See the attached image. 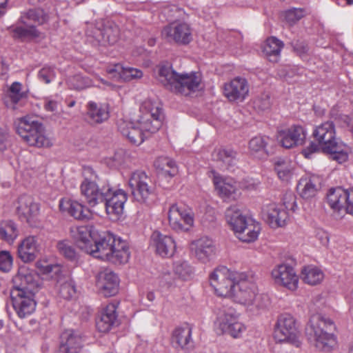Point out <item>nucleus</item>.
Listing matches in <instances>:
<instances>
[{
  "instance_id": "nucleus-1",
  "label": "nucleus",
  "mask_w": 353,
  "mask_h": 353,
  "mask_svg": "<svg viewBox=\"0 0 353 353\" xmlns=\"http://www.w3.org/2000/svg\"><path fill=\"white\" fill-rule=\"evenodd\" d=\"M140 115L136 121H123L119 125L121 133L132 143L139 145L162 125L161 110L151 101H145L140 107Z\"/></svg>"
},
{
  "instance_id": "nucleus-2",
  "label": "nucleus",
  "mask_w": 353,
  "mask_h": 353,
  "mask_svg": "<svg viewBox=\"0 0 353 353\" xmlns=\"http://www.w3.org/2000/svg\"><path fill=\"white\" fill-rule=\"evenodd\" d=\"M39 277L29 272H19L13 279L10 297L17 315L23 319L34 312L36 302L33 296L39 288Z\"/></svg>"
},
{
  "instance_id": "nucleus-3",
  "label": "nucleus",
  "mask_w": 353,
  "mask_h": 353,
  "mask_svg": "<svg viewBox=\"0 0 353 353\" xmlns=\"http://www.w3.org/2000/svg\"><path fill=\"white\" fill-rule=\"evenodd\" d=\"M92 256L115 264L125 263L130 258L127 243L109 232H97L87 252Z\"/></svg>"
},
{
  "instance_id": "nucleus-4",
  "label": "nucleus",
  "mask_w": 353,
  "mask_h": 353,
  "mask_svg": "<svg viewBox=\"0 0 353 353\" xmlns=\"http://www.w3.org/2000/svg\"><path fill=\"white\" fill-rule=\"evenodd\" d=\"M157 79L166 89L184 96H188L202 89L200 73H179L168 65L159 68Z\"/></svg>"
},
{
  "instance_id": "nucleus-5",
  "label": "nucleus",
  "mask_w": 353,
  "mask_h": 353,
  "mask_svg": "<svg viewBox=\"0 0 353 353\" xmlns=\"http://www.w3.org/2000/svg\"><path fill=\"white\" fill-rule=\"evenodd\" d=\"M335 330L332 320L320 314H313L305 328L307 339L319 350L331 352L336 345V338L332 332Z\"/></svg>"
},
{
  "instance_id": "nucleus-6",
  "label": "nucleus",
  "mask_w": 353,
  "mask_h": 353,
  "mask_svg": "<svg viewBox=\"0 0 353 353\" xmlns=\"http://www.w3.org/2000/svg\"><path fill=\"white\" fill-rule=\"evenodd\" d=\"M313 137L319 143L322 151L339 163L348 159L347 147L336 138L335 126L332 121H326L317 125L313 130Z\"/></svg>"
},
{
  "instance_id": "nucleus-7",
  "label": "nucleus",
  "mask_w": 353,
  "mask_h": 353,
  "mask_svg": "<svg viewBox=\"0 0 353 353\" xmlns=\"http://www.w3.org/2000/svg\"><path fill=\"white\" fill-rule=\"evenodd\" d=\"M17 134L31 146L48 148L52 145V141L45 134L43 125L31 117L18 119L16 122Z\"/></svg>"
},
{
  "instance_id": "nucleus-8",
  "label": "nucleus",
  "mask_w": 353,
  "mask_h": 353,
  "mask_svg": "<svg viewBox=\"0 0 353 353\" xmlns=\"http://www.w3.org/2000/svg\"><path fill=\"white\" fill-rule=\"evenodd\" d=\"M214 326L218 334H227L235 339L241 337L245 330V326L239 320V314L232 307L217 310Z\"/></svg>"
},
{
  "instance_id": "nucleus-9",
  "label": "nucleus",
  "mask_w": 353,
  "mask_h": 353,
  "mask_svg": "<svg viewBox=\"0 0 353 353\" xmlns=\"http://www.w3.org/2000/svg\"><path fill=\"white\" fill-rule=\"evenodd\" d=\"M274 337L279 343H288L296 347L301 345L300 332L296 319L290 314H281L276 321Z\"/></svg>"
},
{
  "instance_id": "nucleus-10",
  "label": "nucleus",
  "mask_w": 353,
  "mask_h": 353,
  "mask_svg": "<svg viewBox=\"0 0 353 353\" xmlns=\"http://www.w3.org/2000/svg\"><path fill=\"white\" fill-rule=\"evenodd\" d=\"M241 272H232L226 267L216 268L210 275V285L219 296L230 297Z\"/></svg>"
},
{
  "instance_id": "nucleus-11",
  "label": "nucleus",
  "mask_w": 353,
  "mask_h": 353,
  "mask_svg": "<svg viewBox=\"0 0 353 353\" xmlns=\"http://www.w3.org/2000/svg\"><path fill=\"white\" fill-rule=\"evenodd\" d=\"M257 291L253 275L241 272L230 297H232L234 301L249 307L253 303Z\"/></svg>"
},
{
  "instance_id": "nucleus-12",
  "label": "nucleus",
  "mask_w": 353,
  "mask_h": 353,
  "mask_svg": "<svg viewBox=\"0 0 353 353\" xmlns=\"http://www.w3.org/2000/svg\"><path fill=\"white\" fill-rule=\"evenodd\" d=\"M15 211L19 219L34 226L39 221L40 205L34 198L28 194L19 196L14 202Z\"/></svg>"
},
{
  "instance_id": "nucleus-13",
  "label": "nucleus",
  "mask_w": 353,
  "mask_h": 353,
  "mask_svg": "<svg viewBox=\"0 0 353 353\" xmlns=\"http://www.w3.org/2000/svg\"><path fill=\"white\" fill-rule=\"evenodd\" d=\"M128 185L134 199L140 203H145L153 192L152 181L143 172H133Z\"/></svg>"
},
{
  "instance_id": "nucleus-14",
  "label": "nucleus",
  "mask_w": 353,
  "mask_h": 353,
  "mask_svg": "<svg viewBox=\"0 0 353 353\" xmlns=\"http://www.w3.org/2000/svg\"><path fill=\"white\" fill-rule=\"evenodd\" d=\"M210 176L219 196L225 201H236L241 196L237 183L232 178L224 177L214 170L210 172Z\"/></svg>"
},
{
  "instance_id": "nucleus-15",
  "label": "nucleus",
  "mask_w": 353,
  "mask_h": 353,
  "mask_svg": "<svg viewBox=\"0 0 353 353\" xmlns=\"http://www.w3.org/2000/svg\"><path fill=\"white\" fill-rule=\"evenodd\" d=\"M88 37L93 38L97 43L113 45L119 39L120 30L117 24L111 21H101L93 32H88Z\"/></svg>"
},
{
  "instance_id": "nucleus-16",
  "label": "nucleus",
  "mask_w": 353,
  "mask_h": 353,
  "mask_svg": "<svg viewBox=\"0 0 353 353\" xmlns=\"http://www.w3.org/2000/svg\"><path fill=\"white\" fill-rule=\"evenodd\" d=\"M271 276L274 283L294 291L298 288L299 277L294 268L287 264H280L273 268Z\"/></svg>"
},
{
  "instance_id": "nucleus-17",
  "label": "nucleus",
  "mask_w": 353,
  "mask_h": 353,
  "mask_svg": "<svg viewBox=\"0 0 353 353\" xmlns=\"http://www.w3.org/2000/svg\"><path fill=\"white\" fill-rule=\"evenodd\" d=\"M261 216L274 228L284 226L289 219L288 212L275 203H264L261 208Z\"/></svg>"
},
{
  "instance_id": "nucleus-18",
  "label": "nucleus",
  "mask_w": 353,
  "mask_h": 353,
  "mask_svg": "<svg viewBox=\"0 0 353 353\" xmlns=\"http://www.w3.org/2000/svg\"><path fill=\"white\" fill-rule=\"evenodd\" d=\"M162 35L169 41L186 45L192 40V30L186 23H172L165 27Z\"/></svg>"
},
{
  "instance_id": "nucleus-19",
  "label": "nucleus",
  "mask_w": 353,
  "mask_h": 353,
  "mask_svg": "<svg viewBox=\"0 0 353 353\" xmlns=\"http://www.w3.org/2000/svg\"><path fill=\"white\" fill-rule=\"evenodd\" d=\"M249 84L248 81L236 77L224 84V96L231 102H242L248 96Z\"/></svg>"
},
{
  "instance_id": "nucleus-20",
  "label": "nucleus",
  "mask_w": 353,
  "mask_h": 353,
  "mask_svg": "<svg viewBox=\"0 0 353 353\" xmlns=\"http://www.w3.org/2000/svg\"><path fill=\"white\" fill-rule=\"evenodd\" d=\"M119 278L110 270L104 269L96 275V285L101 294L105 297L115 295L118 292Z\"/></svg>"
},
{
  "instance_id": "nucleus-21",
  "label": "nucleus",
  "mask_w": 353,
  "mask_h": 353,
  "mask_svg": "<svg viewBox=\"0 0 353 353\" xmlns=\"http://www.w3.org/2000/svg\"><path fill=\"white\" fill-rule=\"evenodd\" d=\"M305 137V130L301 125H293L289 128L280 130L277 135L279 142L285 148H292L302 145Z\"/></svg>"
},
{
  "instance_id": "nucleus-22",
  "label": "nucleus",
  "mask_w": 353,
  "mask_h": 353,
  "mask_svg": "<svg viewBox=\"0 0 353 353\" xmlns=\"http://www.w3.org/2000/svg\"><path fill=\"white\" fill-rule=\"evenodd\" d=\"M108 186L99 188L95 182L85 179L81 184V192L85 197L88 204L94 207L100 203H103L107 196Z\"/></svg>"
},
{
  "instance_id": "nucleus-23",
  "label": "nucleus",
  "mask_w": 353,
  "mask_h": 353,
  "mask_svg": "<svg viewBox=\"0 0 353 353\" xmlns=\"http://www.w3.org/2000/svg\"><path fill=\"white\" fill-rule=\"evenodd\" d=\"M151 246L154 249L157 254L166 258L172 256L176 248L172 237L157 231L154 232L151 236Z\"/></svg>"
},
{
  "instance_id": "nucleus-24",
  "label": "nucleus",
  "mask_w": 353,
  "mask_h": 353,
  "mask_svg": "<svg viewBox=\"0 0 353 353\" xmlns=\"http://www.w3.org/2000/svg\"><path fill=\"white\" fill-rule=\"evenodd\" d=\"M190 249L194 257L203 263L209 261L214 255L216 250L214 241L207 236L192 241Z\"/></svg>"
},
{
  "instance_id": "nucleus-25",
  "label": "nucleus",
  "mask_w": 353,
  "mask_h": 353,
  "mask_svg": "<svg viewBox=\"0 0 353 353\" xmlns=\"http://www.w3.org/2000/svg\"><path fill=\"white\" fill-rule=\"evenodd\" d=\"M105 206L108 214L119 216L123 212L124 204L127 201L125 192L122 190L113 191L109 185L107 188Z\"/></svg>"
},
{
  "instance_id": "nucleus-26",
  "label": "nucleus",
  "mask_w": 353,
  "mask_h": 353,
  "mask_svg": "<svg viewBox=\"0 0 353 353\" xmlns=\"http://www.w3.org/2000/svg\"><path fill=\"white\" fill-rule=\"evenodd\" d=\"M8 30L13 39L21 41H30L41 36V32L34 26L28 25L26 21L25 24L21 23L20 18L15 24L8 27Z\"/></svg>"
},
{
  "instance_id": "nucleus-27",
  "label": "nucleus",
  "mask_w": 353,
  "mask_h": 353,
  "mask_svg": "<svg viewBox=\"0 0 353 353\" xmlns=\"http://www.w3.org/2000/svg\"><path fill=\"white\" fill-rule=\"evenodd\" d=\"M59 208L63 212H67L78 220L88 219L91 216L90 211L85 206L69 198H63L59 201Z\"/></svg>"
},
{
  "instance_id": "nucleus-28",
  "label": "nucleus",
  "mask_w": 353,
  "mask_h": 353,
  "mask_svg": "<svg viewBox=\"0 0 353 353\" xmlns=\"http://www.w3.org/2000/svg\"><path fill=\"white\" fill-rule=\"evenodd\" d=\"M40 247L37 238L29 236L25 238L18 246V256L25 263L34 261L39 253Z\"/></svg>"
},
{
  "instance_id": "nucleus-29",
  "label": "nucleus",
  "mask_w": 353,
  "mask_h": 353,
  "mask_svg": "<svg viewBox=\"0 0 353 353\" xmlns=\"http://www.w3.org/2000/svg\"><path fill=\"white\" fill-rule=\"evenodd\" d=\"M97 232L86 225L77 226L71 229V234L77 246L87 253Z\"/></svg>"
},
{
  "instance_id": "nucleus-30",
  "label": "nucleus",
  "mask_w": 353,
  "mask_h": 353,
  "mask_svg": "<svg viewBox=\"0 0 353 353\" xmlns=\"http://www.w3.org/2000/svg\"><path fill=\"white\" fill-rule=\"evenodd\" d=\"M82 347L80 335L73 330H65L61 335V343L57 353H79Z\"/></svg>"
},
{
  "instance_id": "nucleus-31",
  "label": "nucleus",
  "mask_w": 353,
  "mask_h": 353,
  "mask_svg": "<svg viewBox=\"0 0 353 353\" xmlns=\"http://www.w3.org/2000/svg\"><path fill=\"white\" fill-rule=\"evenodd\" d=\"M348 199V190L336 187L330 189L327 194V203L329 206L339 213L345 212V208Z\"/></svg>"
},
{
  "instance_id": "nucleus-32",
  "label": "nucleus",
  "mask_w": 353,
  "mask_h": 353,
  "mask_svg": "<svg viewBox=\"0 0 353 353\" xmlns=\"http://www.w3.org/2000/svg\"><path fill=\"white\" fill-rule=\"evenodd\" d=\"M117 323V307L113 303L108 305L97 319L96 327L100 332H108Z\"/></svg>"
},
{
  "instance_id": "nucleus-33",
  "label": "nucleus",
  "mask_w": 353,
  "mask_h": 353,
  "mask_svg": "<svg viewBox=\"0 0 353 353\" xmlns=\"http://www.w3.org/2000/svg\"><path fill=\"white\" fill-rule=\"evenodd\" d=\"M86 120L91 125L101 123L109 117L106 104L90 101L87 103Z\"/></svg>"
},
{
  "instance_id": "nucleus-34",
  "label": "nucleus",
  "mask_w": 353,
  "mask_h": 353,
  "mask_svg": "<svg viewBox=\"0 0 353 353\" xmlns=\"http://www.w3.org/2000/svg\"><path fill=\"white\" fill-rule=\"evenodd\" d=\"M245 224L241 225L239 230L234 232L236 237L243 242L250 243L257 239L261 230L260 224L252 219L247 220Z\"/></svg>"
},
{
  "instance_id": "nucleus-35",
  "label": "nucleus",
  "mask_w": 353,
  "mask_h": 353,
  "mask_svg": "<svg viewBox=\"0 0 353 353\" xmlns=\"http://www.w3.org/2000/svg\"><path fill=\"white\" fill-rule=\"evenodd\" d=\"M171 342L175 348L188 349L192 343V328L185 325L174 329Z\"/></svg>"
},
{
  "instance_id": "nucleus-36",
  "label": "nucleus",
  "mask_w": 353,
  "mask_h": 353,
  "mask_svg": "<svg viewBox=\"0 0 353 353\" xmlns=\"http://www.w3.org/2000/svg\"><path fill=\"white\" fill-rule=\"evenodd\" d=\"M319 179L313 176H303L300 179L296 190L299 194L305 199L314 197L318 191Z\"/></svg>"
},
{
  "instance_id": "nucleus-37",
  "label": "nucleus",
  "mask_w": 353,
  "mask_h": 353,
  "mask_svg": "<svg viewBox=\"0 0 353 353\" xmlns=\"http://www.w3.org/2000/svg\"><path fill=\"white\" fill-rule=\"evenodd\" d=\"M225 216L227 223L230 225L232 230H239L241 225L245 224L247 220L250 218L243 215L241 210L236 205L228 208L225 212Z\"/></svg>"
},
{
  "instance_id": "nucleus-38",
  "label": "nucleus",
  "mask_w": 353,
  "mask_h": 353,
  "mask_svg": "<svg viewBox=\"0 0 353 353\" xmlns=\"http://www.w3.org/2000/svg\"><path fill=\"white\" fill-rule=\"evenodd\" d=\"M270 141L268 137L257 136L252 138L248 143V150L251 155L256 158H263L268 155L266 147Z\"/></svg>"
},
{
  "instance_id": "nucleus-39",
  "label": "nucleus",
  "mask_w": 353,
  "mask_h": 353,
  "mask_svg": "<svg viewBox=\"0 0 353 353\" xmlns=\"http://www.w3.org/2000/svg\"><path fill=\"white\" fill-rule=\"evenodd\" d=\"M108 72L114 74V77L122 79L126 81L140 79L143 77L141 70L130 67L124 68L121 64L114 65L113 68L108 69Z\"/></svg>"
},
{
  "instance_id": "nucleus-40",
  "label": "nucleus",
  "mask_w": 353,
  "mask_h": 353,
  "mask_svg": "<svg viewBox=\"0 0 353 353\" xmlns=\"http://www.w3.org/2000/svg\"><path fill=\"white\" fill-rule=\"evenodd\" d=\"M154 166L159 174L165 177H173L178 172L175 161L168 157H158L154 161Z\"/></svg>"
},
{
  "instance_id": "nucleus-41",
  "label": "nucleus",
  "mask_w": 353,
  "mask_h": 353,
  "mask_svg": "<svg viewBox=\"0 0 353 353\" xmlns=\"http://www.w3.org/2000/svg\"><path fill=\"white\" fill-rule=\"evenodd\" d=\"M283 43L274 37L268 39L263 47V52L270 61L276 62L280 55Z\"/></svg>"
},
{
  "instance_id": "nucleus-42",
  "label": "nucleus",
  "mask_w": 353,
  "mask_h": 353,
  "mask_svg": "<svg viewBox=\"0 0 353 353\" xmlns=\"http://www.w3.org/2000/svg\"><path fill=\"white\" fill-rule=\"evenodd\" d=\"M324 277L321 270L314 265L305 266L301 271V279L309 285H315L320 283Z\"/></svg>"
},
{
  "instance_id": "nucleus-43",
  "label": "nucleus",
  "mask_w": 353,
  "mask_h": 353,
  "mask_svg": "<svg viewBox=\"0 0 353 353\" xmlns=\"http://www.w3.org/2000/svg\"><path fill=\"white\" fill-rule=\"evenodd\" d=\"M216 160L221 162L225 169L230 170L236 163V152L230 148H220L214 152Z\"/></svg>"
},
{
  "instance_id": "nucleus-44",
  "label": "nucleus",
  "mask_w": 353,
  "mask_h": 353,
  "mask_svg": "<svg viewBox=\"0 0 353 353\" xmlns=\"http://www.w3.org/2000/svg\"><path fill=\"white\" fill-rule=\"evenodd\" d=\"M274 170L279 178L283 181H288L292 176V165L287 159H276L274 162Z\"/></svg>"
},
{
  "instance_id": "nucleus-45",
  "label": "nucleus",
  "mask_w": 353,
  "mask_h": 353,
  "mask_svg": "<svg viewBox=\"0 0 353 353\" xmlns=\"http://www.w3.org/2000/svg\"><path fill=\"white\" fill-rule=\"evenodd\" d=\"M26 20L42 25L48 21V14L41 8L30 9L27 12H22L20 17L21 23L25 24Z\"/></svg>"
},
{
  "instance_id": "nucleus-46",
  "label": "nucleus",
  "mask_w": 353,
  "mask_h": 353,
  "mask_svg": "<svg viewBox=\"0 0 353 353\" xmlns=\"http://www.w3.org/2000/svg\"><path fill=\"white\" fill-rule=\"evenodd\" d=\"M58 292L64 299H72L77 292L74 281L70 277L61 279L58 281Z\"/></svg>"
},
{
  "instance_id": "nucleus-47",
  "label": "nucleus",
  "mask_w": 353,
  "mask_h": 353,
  "mask_svg": "<svg viewBox=\"0 0 353 353\" xmlns=\"http://www.w3.org/2000/svg\"><path fill=\"white\" fill-rule=\"evenodd\" d=\"M21 84L19 82H14L8 92V99L6 101V105L13 110L17 109V105L23 98L24 95L21 92Z\"/></svg>"
},
{
  "instance_id": "nucleus-48",
  "label": "nucleus",
  "mask_w": 353,
  "mask_h": 353,
  "mask_svg": "<svg viewBox=\"0 0 353 353\" xmlns=\"http://www.w3.org/2000/svg\"><path fill=\"white\" fill-rule=\"evenodd\" d=\"M178 212L176 210L168 211V220L169 225L171 228L176 232H188L190 230V227L183 223V220L180 219Z\"/></svg>"
},
{
  "instance_id": "nucleus-49",
  "label": "nucleus",
  "mask_w": 353,
  "mask_h": 353,
  "mask_svg": "<svg viewBox=\"0 0 353 353\" xmlns=\"http://www.w3.org/2000/svg\"><path fill=\"white\" fill-rule=\"evenodd\" d=\"M174 274L182 279H188L192 273V268L186 261L179 260L174 263Z\"/></svg>"
},
{
  "instance_id": "nucleus-50",
  "label": "nucleus",
  "mask_w": 353,
  "mask_h": 353,
  "mask_svg": "<svg viewBox=\"0 0 353 353\" xmlns=\"http://www.w3.org/2000/svg\"><path fill=\"white\" fill-rule=\"evenodd\" d=\"M176 210L179 214L180 219L183 220V223H186L189 227H192L194 224V215L190 209L184 206H180L177 204H173L170 207L169 210Z\"/></svg>"
},
{
  "instance_id": "nucleus-51",
  "label": "nucleus",
  "mask_w": 353,
  "mask_h": 353,
  "mask_svg": "<svg viewBox=\"0 0 353 353\" xmlns=\"http://www.w3.org/2000/svg\"><path fill=\"white\" fill-rule=\"evenodd\" d=\"M59 253L66 259L73 261L77 258V253L71 243L66 240L60 241L57 245Z\"/></svg>"
},
{
  "instance_id": "nucleus-52",
  "label": "nucleus",
  "mask_w": 353,
  "mask_h": 353,
  "mask_svg": "<svg viewBox=\"0 0 353 353\" xmlns=\"http://www.w3.org/2000/svg\"><path fill=\"white\" fill-rule=\"evenodd\" d=\"M305 14V11L302 8H290L283 12L284 19L290 25L294 24Z\"/></svg>"
},
{
  "instance_id": "nucleus-53",
  "label": "nucleus",
  "mask_w": 353,
  "mask_h": 353,
  "mask_svg": "<svg viewBox=\"0 0 353 353\" xmlns=\"http://www.w3.org/2000/svg\"><path fill=\"white\" fill-rule=\"evenodd\" d=\"M283 203L281 205L282 208H285V210L294 212L297 208L296 198L292 192H287L284 194L282 199Z\"/></svg>"
},
{
  "instance_id": "nucleus-54",
  "label": "nucleus",
  "mask_w": 353,
  "mask_h": 353,
  "mask_svg": "<svg viewBox=\"0 0 353 353\" xmlns=\"http://www.w3.org/2000/svg\"><path fill=\"white\" fill-rule=\"evenodd\" d=\"M270 305V301L268 295L266 294H257L253 301L249 307H251V310H262L268 308Z\"/></svg>"
},
{
  "instance_id": "nucleus-55",
  "label": "nucleus",
  "mask_w": 353,
  "mask_h": 353,
  "mask_svg": "<svg viewBox=\"0 0 353 353\" xmlns=\"http://www.w3.org/2000/svg\"><path fill=\"white\" fill-rule=\"evenodd\" d=\"M0 236L7 241H13L17 236L15 225L13 223H10L3 228H0Z\"/></svg>"
},
{
  "instance_id": "nucleus-56",
  "label": "nucleus",
  "mask_w": 353,
  "mask_h": 353,
  "mask_svg": "<svg viewBox=\"0 0 353 353\" xmlns=\"http://www.w3.org/2000/svg\"><path fill=\"white\" fill-rule=\"evenodd\" d=\"M12 266V257L8 251L0 252V270L3 272H9Z\"/></svg>"
},
{
  "instance_id": "nucleus-57",
  "label": "nucleus",
  "mask_w": 353,
  "mask_h": 353,
  "mask_svg": "<svg viewBox=\"0 0 353 353\" xmlns=\"http://www.w3.org/2000/svg\"><path fill=\"white\" fill-rule=\"evenodd\" d=\"M38 77L46 83H49L54 79L55 72L51 67H43L39 70Z\"/></svg>"
},
{
  "instance_id": "nucleus-58",
  "label": "nucleus",
  "mask_w": 353,
  "mask_h": 353,
  "mask_svg": "<svg viewBox=\"0 0 353 353\" xmlns=\"http://www.w3.org/2000/svg\"><path fill=\"white\" fill-rule=\"evenodd\" d=\"M270 104V98L268 94H263L254 101L255 107L262 110L268 109Z\"/></svg>"
},
{
  "instance_id": "nucleus-59",
  "label": "nucleus",
  "mask_w": 353,
  "mask_h": 353,
  "mask_svg": "<svg viewBox=\"0 0 353 353\" xmlns=\"http://www.w3.org/2000/svg\"><path fill=\"white\" fill-rule=\"evenodd\" d=\"M320 149L321 150L318 142L316 143L312 141L305 148L303 149V154L306 158L310 159L312 154L318 152Z\"/></svg>"
},
{
  "instance_id": "nucleus-60",
  "label": "nucleus",
  "mask_w": 353,
  "mask_h": 353,
  "mask_svg": "<svg viewBox=\"0 0 353 353\" xmlns=\"http://www.w3.org/2000/svg\"><path fill=\"white\" fill-rule=\"evenodd\" d=\"M10 135L7 128H0V152L7 148Z\"/></svg>"
},
{
  "instance_id": "nucleus-61",
  "label": "nucleus",
  "mask_w": 353,
  "mask_h": 353,
  "mask_svg": "<svg viewBox=\"0 0 353 353\" xmlns=\"http://www.w3.org/2000/svg\"><path fill=\"white\" fill-rule=\"evenodd\" d=\"M173 279L171 273L169 271L163 272L159 276V282L161 285H171Z\"/></svg>"
},
{
  "instance_id": "nucleus-62",
  "label": "nucleus",
  "mask_w": 353,
  "mask_h": 353,
  "mask_svg": "<svg viewBox=\"0 0 353 353\" xmlns=\"http://www.w3.org/2000/svg\"><path fill=\"white\" fill-rule=\"evenodd\" d=\"M345 212L353 215V189L348 191Z\"/></svg>"
},
{
  "instance_id": "nucleus-63",
  "label": "nucleus",
  "mask_w": 353,
  "mask_h": 353,
  "mask_svg": "<svg viewBox=\"0 0 353 353\" xmlns=\"http://www.w3.org/2000/svg\"><path fill=\"white\" fill-rule=\"evenodd\" d=\"M58 102L53 99H47L45 101L44 108L47 111L54 112L57 110Z\"/></svg>"
},
{
  "instance_id": "nucleus-64",
  "label": "nucleus",
  "mask_w": 353,
  "mask_h": 353,
  "mask_svg": "<svg viewBox=\"0 0 353 353\" xmlns=\"http://www.w3.org/2000/svg\"><path fill=\"white\" fill-rule=\"evenodd\" d=\"M339 120L341 121L343 127H350L353 129V119L350 118L347 115H340Z\"/></svg>"
}]
</instances>
